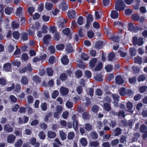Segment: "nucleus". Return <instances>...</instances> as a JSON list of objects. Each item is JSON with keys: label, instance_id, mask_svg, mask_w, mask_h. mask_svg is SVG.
I'll return each mask as SVG.
<instances>
[{"label": "nucleus", "instance_id": "1", "mask_svg": "<svg viewBox=\"0 0 147 147\" xmlns=\"http://www.w3.org/2000/svg\"><path fill=\"white\" fill-rule=\"evenodd\" d=\"M125 5L122 0H117L115 6V9L118 11L123 9Z\"/></svg>", "mask_w": 147, "mask_h": 147}, {"label": "nucleus", "instance_id": "2", "mask_svg": "<svg viewBox=\"0 0 147 147\" xmlns=\"http://www.w3.org/2000/svg\"><path fill=\"white\" fill-rule=\"evenodd\" d=\"M133 43L134 45L141 46L143 43V39L140 38L138 39L136 37H134L133 38Z\"/></svg>", "mask_w": 147, "mask_h": 147}, {"label": "nucleus", "instance_id": "3", "mask_svg": "<svg viewBox=\"0 0 147 147\" xmlns=\"http://www.w3.org/2000/svg\"><path fill=\"white\" fill-rule=\"evenodd\" d=\"M68 4L64 0L61 1L59 7L63 10L65 11L68 9Z\"/></svg>", "mask_w": 147, "mask_h": 147}, {"label": "nucleus", "instance_id": "4", "mask_svg": "<svg viewBox=\"0 0 147 147\" xmlns=\"http://www.w3.org/2000/svg\"><path fill=\"white\" fill-rule=\"evenodd\" d=\"M16 138L15 136L13 134H9L7 138V141L8 143H13Z\"/></svg>", "mask_w": 147, "mask_h": 147}, {"label": "nucleus", "instance_id": "5", "mask_svg": "<svg viewBox=\"0 0 147 147\" xmlns=\"http://www.w3.org/2000/svg\"><path fill=\"white\" fill-rule=\"evenodd\" d=\"M114 25L115 26L119 28L120 32L124 28V25L119 21H117L114 22Z\"/></svg>", "mask_w": 147, "mask_h": 147}, {"label": "nucleus", "instance_id": "6", "mask_svg": "<svg viewBox=\"0 0 147 147\" xmlns=\"http://www.w3.org/2000/svg\"><path fill=\"white\" fill-rule=\"evenodd\" d=\"M4 131L7 133H10L13 131V128L9 124L5 125L3 127Z\"/></svg>", "mask_w": 147, "mask_h": 147}, {"label": "nucleus", "instance_id": "7", "mask_svg": "<svg viewBox=\"0 0 147 147\" xmlns=\"http://www.w3.org/2000/svg\"><path fill=\"white\" fill-rule=\"evenodd\" d=\"M67 16L70 18L73 19L76 16V12L74 10H69L68 11Z\"/></svg>", "mask_w": 147, "mask_h": 147}, {"label": "nucleus", "instance_id": "8", "mask_svg": "<svg viewBox=\"0 0 147 147\" xmlns=\"http://www.w3.org/2000/svg\"><path fill=\"white\" fill-rule=\"evenodd\" d=\"M3 69L5 71L7 72L11 71V64L9 63L5 64L3 66Z\"/></svg>", "mask_w": 147, "mask_h": 147}, {"label": "nucleus", "instance_id": "9", "mask_svg": "<svg viewBox=\"0 0 147 147\" xmlns=\"http://www.w3.org/2000/svg\"><path fill=\"white\" fill-rule=\"evenodd\" d=\"M60 91L61 93L63 95H67L69 91L68 89L66 88H64L62 87L60 89Z\"/></svg>", "mask_w": 147, "mask_h": 147}, {"label": "nucleus", "instance_id": "10", "mask_svg": "<svg viewBox=\"0 0 147 147\" xmlns=\"http://www.w3.org/2000/svg\"><path fill=\"white\" fill-rule=\"evenodd\" d=\"M11 25L13 28L18 29L20 27L19 22L16 20H14L12 22Z\"/></svg>", "mask_w": 147, "mask_h": 147}, {"label": "nucleus", "instance_id": "11", "mask_svg": "<svg viewBox=\"0 0 147 147\" xmlns=\"http://www.w3.org/2000/svg\"><path fill=\"white\" fill-rule=\"evenodd\" d=\"M21 82L23 85H26L28 83V80L26 77L24 76L22 78Z\"/></svg>", "mask_w": 147, "mask_h": 147}, {"label": "nucleus", "instance_id": "12", "mask_svg": "<svg viewBox=\"0 0 147 147\" xmlns=\"http://www.w3.org/2000/svg\"><path fill=\"white\" fill-rule=\"evenodd\" d=\"M116 82L119 84H123L124 81L122 78L120 76H116L115 78Z\"/></svg>", "mask_w": 147, "mask_h": 147}, {"label": "nucleus", "instance_id": "13", "mask_svg": "<svg viewBox=\"0 0 147 147\" xmlns=\"http://www.w3.org/2000/svg\"><path fill=\"white\" fill-rule=\"evenodd\" d=\"M51 36L49 35H46L43 38L44 43L46 45L48 44L50 41Z\"/></svg>", "mask_w": 147, "mask_h": 147}, {"label": "nucleus", "instance_id": "14", "mask_svg": "<svg viewBox=\"0 0 147 147\" xmlns=\"http://www.w3.org/2000/svg\"><path fill=\"white\" fill-rule=\"evenodd\" d=\"M111 16L113 19L118 18L119 16V13L115 10H112L111 12Z\"/></svg>", "mask_w": 147, "mask_h": 147}, {"label": "nucleus", "instance_id": "15", "mask_svg": "<svg viewBox=\"0 0 147 147\" xmlns=\"http://www.w3.org/2000/svg\"><path fill=\"white\" fill-rule=\"evenodd\" d=\"M61 60L62 63L64 65H67L69 62V60L67 58V56L66 55L63 56L61 58Z\"/></svg>", "mask_w": 147, "mask_h": 147}, {"label": "nucleus", "instance_id": "16", "mask_svg": "<svg viewBox=\"0 0 147 147\" xmlns=\"http://www.w3.org/2000/svg\"><path fill=\"white\" fill-rule=\"evenodd\" d=\"M97 61V58H92L90 61V66L92 67H94L95 66V64L96 63Z\"/></svg>", "mask_w": 147, "mask_h": 147}, {"label": "nucleus", "instance_id": "17", "mask_svg": "<svg viewBox=\"0 0 147 147\" xmlns=\"http://www.w3.org/2000/svg\"><path fill=\"white\" fill-rule=\"evenodd\" d=\"M23 141L21 139L17 140L14 144L15 147H21L23 144Z\"/></svg>", "mask_w": 147, "mask_h": 147}, {"label": "nucleus", "instance_id": "18", "mask_svg": "<svg viewBox=\"0 0 147 147\" xmlns=\"http://www.w3.org/2000/svg\"><path fill=\"white\" fill-rule=\"evenodd\" d=\"M47 136L49 138H53L55 137L56 134L54 132L49 131L47 132Z\"/></svg>", "mask_w": 147, "mask_h": 147}, {"label": "nucleus", "instance_id": "19", "mask_svg": "<svg viewBox=\"0 0 147 147\" xmlns=\"http://www.w3.org/2000/svg\"><path fill=\"white\" fill-rule=\"evenodd\" d=\"M16 15L17 16H20L23 14V9L21 7L18 8L16 12Z\"/></svg>", "mask_w": 147, "mask_h": 147}, {"label": "nucleus", "instance_id": "20", "mask_svg": "<svg viewBox=\"0 0 147 147\" xmlns=\"http://www.w3.org/2000/svg\"><path fill=\"white\" fill-rule=\"evenodd\" d=\"M135 63H138V64H140L142 62V59L140 57L138 56L135 57L134 59Z\"/></svg>", "mask_w": 147, "mask_h": 147}, {"label": "nucleus", "instance_id": "21", "mask_svg": "<svg viewBox=\"0 0 147 147\" xmlns=\"http://www.w3.org/2000/svg\"><path fill=\"white\" fill-rule=\"evenodd\" d=\"M53 6V4L52 3H50L47 2L45 4V7L46 9L50 10L52 8Z\"/></svg>", "mask_w": 147, "mask_h": 147}, {"label": "nucleus", "instance_id": "22", "mask_svg": "<svg viewBox=\"0 0 147 147\" xmlns=\"http://www.w3.org/2000/svg\"><path fill=\"white\" fill-rule=\"evenodd\" d=\"M66 50L69 53L72 52L73 50L72 48L71 45L70 44H68L67 45Z\"/></svg>", "mask_w": 147, "mask_h": 147}, {"label": "nucleus", "instance_id": "23", "mask_svg": "<svg viewBox=\"0 0 147 147\" xmlns=\"http://www.w3.org/2000/svg\"><path fill=\"white\" fill-rule=\"evenodd\" d=\"M13 11L12 8L7 7L5 9V12L6 14L9 15L12 13Z\"/></svg>", "mask_w": 147, "mask_h": 147}, {"label": "nucleus", "instance_id": "24", "mask_svg": "<svg viewBox=\"0 0 147 147\" xmlns=\"http://www.w3.org/2000/svg\"><path fill=\"white\" fill-rule=\"evenodd\" d=\"M12 35L14 38L16 39H18L20 37V34L18 32L15 31L13 32Z\"/></svg>", "mask_w": 147, "mask_h": 147}, {"label": "nucleus", "instance_id": "25", "mask_svg": "<svg viewBox=\"0 0 147 147\" xmlns=\"http://www.w3.org/2000/svg\"><path fill=\"white\" fill-rule=\"evenodd\" d=\"M122 130L119 128H117L114 131V136H117L120 135L121 134Z\"/></svg>", "mask_w": 147, "mask_h": 147}, {"label": "nucleus", "instance_id": "26", "mask_svg": "<svg viewBox=\"0 0 147 147\" xmlns=\"http://www.w3.org/2000/svg\"><path fill=\"white\" fill-rule=\"evenodd\" d=\"M82 100L83 101L84 100V99H86V102L85 104V105L86 106H88L90 105L91 102L90 101V99L89 98L86 97L85 96L82 97Z\"/></svg>", "mask_w": 147, "mask_h": 147}, {"label": "nucleus", "instance_id": "27", "mask_svg": "<svg viewBox=\"0 0 147 147\" xmlns=\"http://www.w3.org/2000/svg\"><path fill=\"white\" fill-rule=\"evenodd\" d=\"M81 58L83 60L86 61L88 59L89 57L87 54L85 53H83L81 54Z\"/></svg>", "mask_w": 147, "mask_h": 147}, {"label": "nucleus", "instance_id": "28", "mask_svg": "<svg viewBox=\"0 0 147 147\" xmlns=\"http://www.w3.org/2000/svg\"><path fill=\"white\" fill-rule=\"evenodd\" d=\"M84 128L86 130L88 131H90L92 128V125L89 123L85 124L84 125Z\"/></svg>", "mask_w": 147, "mask_h": 147}, {"label": "nucleus", "instance_id": "29", "mask_svg": "<svg viewBox=\"0 0 147 147\" xmlns=\"http://www.w3.org/2000/svg\"><path fill=\"white\" fill-rule=\"evenodd\" d=\"M102 62H100L95 67L94 70L96 71H98L100 70L102 68Z\"/></svg>", "mask_w": 147, "mask_h": 147}, {"label": "nucleus", "instance_id": "30", "mask_svg": "<svg viewBox=\"0 0 147 147\" xmlns=\"http://www.w3.org/2000/svg\"><path fill=\"white\" fill-rule=\"evenodd\" d=\"M80 142L84 146H86L87 145V140L84 138H82L80 140Z\"/></svg>", "mask_w": 147, "mask_h": 147}, {"label": "nucleus", "instance_id": "31", "mask_svg": "<svg viewBox=\"0 0 147 147\" xmlns=\"http://www.w3.org/2000/svg\"><path fill=\"white\" fill-rule=\"evenodd\" d=\"M130 55L132 56H134L136 55V50L133 48H131L129 49Z\"/></svg>", "mask_w": 147, "mask_h": 147}, {"label": "nucleus", "instance_id": "32", "mask_svg": "<svg viewBox=\"0 0 147 147\" xmlns=\"http://www.w3.org/2000/svg\"><path fill=\"white\" fill-rule=\"evenodd\" d=\"M82 116L84 120H88L89 119V115L88 113L84 112L82 114Z\"/></svg>", "mask_w": 147, "mask_h": 147}, {"label": "nucleus", "instance_id": "33", "mask_svg": "<svg viewBox=\"0 0 147 147\" xmlns=\"http://www.w3.org/2000/svg\"><path fill=\"white\" fill-rule=\"evenodd\" d=\"M87 93L89 94L90 96H92L93 95L94 90L93 89L89 88L87 89L86 91Z\"/></svg>", "mask_w": 147, "mask_h": 147}, {"label": "nucleus", "instance_id": "34", "mask_svg": "<svg viewBox=\"0 0 147 147\" xmlns=\"http://www.w3.org/2000/svg\"><path fill=\"white\" fill-rule=\"evenodd\" d=\"M21 38L24 41L27 40L28 39V34L26 33H24L22 34Z\"/></svg>", "mask_w": 147, "mask_h": 147}, {"label": "nucleus", "instance_id": "35", "mask_svg": "<svg viewBox=\"0 0 147 147\" xmlns=\"http://www.w3.org/2000/svg\"><path fill=\"white\" fill-rule=\"evenodd\" d=\"M14 134L16 136H21L22 134V132L20 129L17 128L15 129L14 131Z\"/></svg>", "mask_w": 147, "mask_h": 147}, {"label": "nucleus", "instance_id": "36", "mask_svg": "<svg viewBox=\"0 0 147 147\" xmlns=\"http://www.w3.org/2000/svg\"><path fill=\"white\" fill-rule=\"evenodd\" d=\"M47 73L49 76H51L53 75V71L51 68H48L47 70Z\"/></svg>", "mask_w": 147, "mask_h": 147}, {"label": "nucleus", "instance_id": "37", "mask_svg": "<svg viewBox=\"0 0 147 147\" xmlns=\"http://www.w3.org/2000/svg\"><path fill=\"white\" fill-rule=\"evenodd\" d=\"M60 135L61 139L63 140H65L66 138V135L62 131H60Z\"/></svg>", "mask_w": 147, "mask_h": 147}, {"label": "nucleus", "instance_id": "38", "mask_svg": "<svg viewBox=\"0 0 147 147\" xmlns=\"http://www.w3.org/2000/svg\"><path fill=\"white\" fill-rule=\"evenodd\" d=\"M104 108L105 110L107 111H109L111 109L110 105L109 104L107 103L104 104Z\"/></svg>", "mask_w": 147, "mask_h": 147}, {"label": "nucleus", "instance_id": "39", "mask_svg": "<svg viewBox=\"0 0 147 147\" xmlns=\"http://www.w3.org/2000/svg\"><path fill=\"white\" fill-rule=\"evenodd\" d=\"M99 145V143L97 142H91L90 143V146L91 147H96Z\"/></svg>", "mask_w": 147, "mask_h": 147}, {"label": "nucleus", "instance_id": "40", "mask_svg": "<svg viewBox=\"0 0 147 147\" xmlns=\"http://www.w3.org/2000/svg\"><path fill=\"white\" fill-rule=\"evenodd\" d=\"M62 110L63 108L61 106L58 105L56 107V112L60 114L61 113Z\"/></svg>", "mask_w": 147, "mask_h": 147}, {"label": "nucleus", "instance_id": "41", "mask_svg": "<svg viewBox=\"0 0 147 147\" xmlns=\"http://www.w3.org/2000/svg\"><path fill=\"white\" fill-rule=\"evenodd\" d=\"M102 44V42L101 41L98 42L96 44L95 47L97 49H101Z\"/></svg>", "mask_w": 147, "mask_h": 147}, {"label": "nucleus", "instance_id": "42", "mask_svg": "<svg viewBox=\"0 0 147 147\" xmlns=\"http://www.w3.org/2000/svg\"><path fill=\"white\" fill-rule=\"evenodd\" d=\"M95 79L97 81H101L102 80V75L99 74L94 77Z\"/></svg>", "mask_w": 147, "mask_h": 147}, {"label": "nucleus", "instance_id": "43", "mask_svg": "<svg viewBox=\"0 0 147 147\" xmlns=\"http://www.w3.org/2000/svg\"><path fill=\"white\" fill-rule=\"evenodd\" d=\"M147 127H146L144 125H142L141 126L140 130L141 132H144L146 131Z\"/></svg>", "mask_w": 147, "mask_h": 147}, {"label": "nucleus", "instance_id": "44", "mask_svg": "<svg viewBox=\"0 0 147 147\" xmlns=\"http://www.w3.org/2000/svg\"><path fill=\"white\" fill-rule=\"evenodd\" d=\"M40 138L42 140H44L45 138V134L43 131H40L38 134Z\"/></svg>", "mask_w": 147, "mask_h": 147}, {"label": "nucleus", "instance_id": "45", "mask_svg": "<svg viewBox=\"0 0 147 147\" xmlns=\"http://www.w3.org/2000/svg\"><path fill=\"white\" fill-rule=\"evenodd\" d=\"M63 34L66 35H68L70 33V29L68 28H67L63 30Z\"/></svg>", "mask_w": 147, "mask_h": 147}, {"label": "nucleus", "instance_id": "46", "mask_svg": "<svg viewBox=\"0 0 147 147\" xmlns=\"http://www.w3.org/2000/svg\"><path fill=\"white\" fill-rule=\"evenodd\" d=\"M50 19V17L44 15L42 16V21L45 22H47L49 21Z\"/></svg>", "mask_w": 147, "mask_h": 147}, {"label": "nucleus", "instance_id": "47", "mask_svg": "<svg viewBox=\"0 0 147 147\" xmlns=\"http://www.w3.org/2000/svg\"><path fill=\"white\" fill-rule=\"evenodd\" d=\"M115 54L114 53H111L109 54L108 56V58L109 61H112L114 58Z\"/></svg>", "mask_w": 147, "mask_h": 147}, {"label": "nucleus", "instance_id": "48", "mask_svg": "<svg viewBox=\"0 0 147 147\" xmlns=\"http://www.w3.org/2000/svg\"><path fill=\"white\" fill-rule=\"evenodd\" d=\"M105 69L107 72L111 71L113 69V66L111 65H108L105 66Z\"/></svg>", "mask_w": 147, "mask_h": 147}, {"label": "nucleus", "instance_id": "49", "mask_svg": "<svg viewBox=\"0 0 147 147\" xmlns=\"http://www.w3.org/2000/svg\"><path fill=\"white\" fill-rule=\"evenodd\" d=\"M128 29L130 31H133L134 29V27L132 23H130L128 24Z\"/></svg>", "mask_w": 147, "mask_h": 147}, {"label": "nucleus", "instance_id": "50", "mask_svg": "<svg viewBox=\"0 0 147 147\" xmlns=\"http://www.w3.org/2000/svg\"><path fill=\"white\" fill-rule=\"evenodd\" d=\"M139 18V15L137 14H133L131 16V18L134 21H138Z\"/></svg>", "mask_w": 147, "mask_h": 147}, {"label": "nucleus", "instance_id": "51", "mask_svg": "<svg viewBox=\"0 0 147 147\" xmlns=\"http://www.w3.org/2000/svg\"><path fill=\"white\" fill-rule=\"evenodd\" d=\"M78 125V121L77 120H75L73 121V127L75 130L77 129Z\"/></svg>", "mask_w": 147, "mask_h": 147}, {"label": "nucleus", "instance_id": "52", "mask_svg": "<svg viewBox=\"0 0 147 147\" xmlns=\"http://www.w3.org/2000/svg\"><path fill=\"white\" fill-rule=\"evenodd\" d=\"M147 87L145 86H140L139 88V90L140 92L143 93L146 90Z\"/></svg>", "mask_w": 147, "mask_h": 147}, {"label": "nucleus", "instance_id": "53", "mask_svg": "<svg viewBox=\"0 0 147 147\" xmlns=\"http://www.w3.org/2000/svg\"><path fill=\"white\" fill-rule=\"evenodd\" d=\"M64 45L63 44H61L57 45L56 47V48L58 50H61L64 48Z\"/></svg>", "mask_w": 147, "mask_h": 147}, {"label": "nucleus", "instance_id": "54", "mask_svg": "<svg viewBox=\"0 0 147 147\" xmlns=\"http://www.w3.org/2000/svg\"><path fill=\"white\" fill-rule=\"evenodd\" d=\"M78 34L80 37H83L84 36V32L82 28H80L78 32Z\"/></svg>", "mask_w": 147, "mask_h": 147}, {"label": "nucleus", "instance_id": "55", "mask_svg": "<svg viewBox=\"0 0 147 147\" xmlns=\"http://www.w3.org/2000/svg\"><path fill=\"white\" fill-rule=\"evenodd\" d=\"M76 90L78 94H80L82 93L83 91V89L82 87L81 86H78Z\"/></svg>", "mask_w": 147, "mask_h": 147}, {"label": "nucleus", "instance_id": "56", "mask_svg": "<svg viewBox=\"0 0 147 147\" xmlns=\"http://www.w3.org/2000/svg\"><path fill=\"white\" fill-rule=\"evenodd\" d=\"M96 126L97 128L99 129H101L102 127V124L101 122L98 121L97 122Z\"/></svg>", "mask_w": 147, "mask_h": 147}, {"label": "nucleus", "instance_id": "57", "mask_svg": "<svg viewBox=\"0 0 147 147\" xmlns=\"http://www.w3.org/2000/svg\"><path fill=\"white\" fill-rule=\"evenodd\" d=\"M82 75V72L79 70L77 71L76 73V77L78 78H80Z\"/></svg>", "mask_w": 147, "mask_h": 147}, {"label": "nucleus", "instance_id": "58", "mask_svg": "<svg viewBox=\"0 0 147 147\" xmlns=\"http://www.w3.org/2000/svg\"><path fill=\"white\" fill-rule=\"evenodd\" d=\"M119 143V140L118 139H116L112 141L111 144L112 146L118 144Z\"/></svg>", "mask_w": 147, "mask_h": 147}, {"label": "nucleus", "instance_id": "59", "mask_svg": "<svg viewBox=\"0 0 147 147\" xmlns=\"http://www.w3.org/2000/svg\"><path fill=\"white\" fill-rule=\"evenodd\" d=\"M145 79L146 77L144 75H140L138 77V81L139 82H140L144 80Z\"/></svg>", "mask_w": 147, "mask_h": 147}, {"label": "nucleus", "instance_id": "60", "mask_svg": "<svg viewBox=\"0 0 147 147\" xmlns=\"http://www.w3.org/2000/svg\"><path fill=\"white\" fill-rule=\"evenodd\" d=\"M48 27L47 26L43 25L42 26V30L44 33H46L47 32Z\"/></svg>", "mask_w": 147, "mask_h": 147}, {"label": "nucleus", "instance_id": "61", "mask_svg": "<svg viewBox=\"0 0 147 147\" xmlns=\"http://www.w3.org/2000/svg\"><path fill=\"white\" fill-rule=\"evenodd\" d=\"M66 105L68 108L70 109L73 107V103L70 101H67L66 103Z\"/></svg>", "mask_w": 147, "mask_h": 147}, {"label": "nucleus", "instance_id": "62", "mask_svg": "<svg viewBox=\"0 0 147 147\" xmlns=\"http://www.w3.org/2000/svg\"><path fill=\"white\" fill-rule=\"evenodd\" d=\"M119 92L121 96H124L126 93L125 89L124 88H121L119 90Z\"/></svg>", "mask_w": 147, "mask_h": 147}, {"label": "nucleus", "instance_id": "63", "mask_svg": "<svg viewBox=\"0 0 147 147\" xmlns=\"http://www.w3.org/2000/svg\"><path fill=\"white\" fill-rule=\"evenodd\" d=\"M59 92L58 91L55 90L53 92L52 94V97L54 99H55L58 95Z\"/></svg>", "mask_w": 147, "mask_h": 147}, {"label": "nucleus", "instance_id": "64", "mask_svg": "<svg viewBox=\"0 0 147 147\" xmlns=\"http://www.w3.org/2000/svg\"><path fill=\"white\" fill-rule=\"evenodd\" d=\"M83 22V18L82 16L80 17L78 20V23L80 25L82 24Z\"/></svg>", "mask_w": 147, "mask_h": 147}]
</instances>
